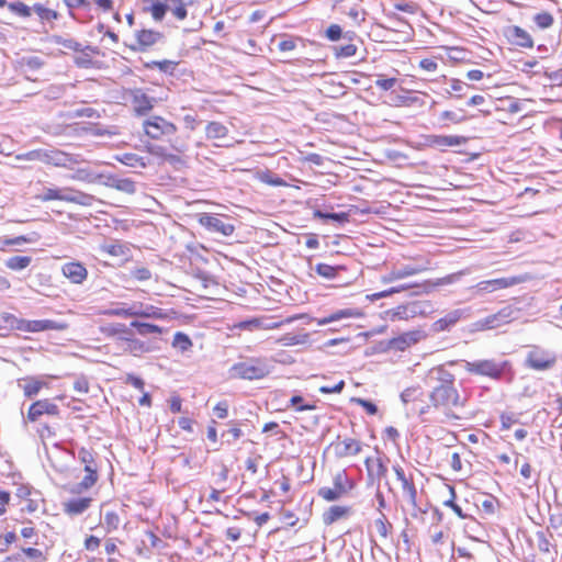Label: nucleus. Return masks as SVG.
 Masks as SVG:
<instances>
[{
	"mask_svg": "<svg viewBox=\"0 0 562 562\" xmlns=\"http://www.w3.org/2000/svg\"><path fill=\"white\" fill-rule=\"evenodd\" d=\"M102 184L126 194H134L136 192V184L132 179L119 178L112 173H104Z\"/></svg>",
	"mask_w": 562,
	"mask_h": 562,
	"instance_id": "nucleus-18",
	"label": "nucleus"
},
{
	"mask_svg": "<svg viewBox=\"0 0 562 562\" xmlns=\"http://www.w3.org/2000/svg\"><path fill=\"white\" fill-rule=\"evenodd\" d=\"M92 503L90 497L74 498L63 504L64 512L69 516H77L85 513Z\"/></svg>",
	"mask_w": 562,
	"mask_h": 562,
	"instance_id": "nucleus-26",
	"label": "nucleus"
},
{
	"mask_svg": "<svg viewBox=\"0 0 562 562\" xmlns=\"http://www.w3.org/2000/svg\"><path fill=\"white\" fill-rule=\"evenodd\" d=\"M532 20L535 24L541 30L549 29L554 23L553 15L549 12L537 13L536 15H533Z\"/></svg>",
	"mask_w": 562,
	"mask_h": 562,
	"instance_id": "nucleus-43",
	"label": "nucleus"
},
{
	"mask_svg": "<svg viewBox=\"0 0 562 562\" xmlns=\"http://www.w3.org/2000/svg\"><path fill=\"white\" fill-rule=\"evenodd\" d=\"M66 88L63 85H50L44 91V98L46 100H58L65 94Z\"/></svg>",
	"mask_w": 562,
	"mask_h": 562,
	"instance_id": "nucleus-45",
	"label": "nucleus"
},
{
	"mask_svg": "<svg viewBox=\"0 0 562 562\" xmlns=\"http://www.w3.org/2000/svg\"><path fill=\"white\" fill-rule=\"evenodd\" d=\"M462 111L460 112H454V111H443L440 115L441 120H445V121H450V122H453L456 124L458 123H461L465 120V116L461 114Z\"/></svg>",
	"mask_w": 562,
	"mask_h": 562,
	"instance_id": "nucleus-58",
	"label": "nucleus"
},
{
	"mask_svg": "<svg viewBox=\"0 0 562 562\" xmlns=\"http://www.w3.org/2000/svg\"><path fill=\"white\" fill-rule=\"evenodd\" d=\"M16 159L26 161H42L55 167H63L71 170L75 169L76 165H79L83 161L81 155L69 154L59 149H33L16 155Z\"/></svg>",
	"mask_w": 562,
	"mask_h": 562,
	"instance_id": "nucleus-2",
	"label": "nucleus"
},
{
	"mask_svg": "<svg viewBox=\"0 0 562 562\" xmlns=\"http://www.w3.org/2000/svg\"><path fill=\"white\" fill-rule=\"evenodd\" d=\"M555 357L542 349H532L526 358V366L537 371H544L553 367Z\"/></svg>",
	"mask_w": 562,
	"mask_h": 562,
	"instance_id": "nucleus-13",
	"label": "nucleus"
},
{
	"mask_svg": "<svg viewBox=\"0 0 562 562\" xmlns=\"http://www.w3.org/2000/svg\"><path fill=\"white\" fill-rule=\"evenodd\" d=\"M131 327L135 328L137 334H139L140 336H147L150 334H161L162 333V329L157 325L149 324V323H142V322H137V321H133L131 323Z\"/></svg>",
	"mask_w": 562,
	"mask_h": 562,
	"instance_id": "nucleus-38",
	"label": "nucleus"
},
{
	"mask_svg": "<svg viewBox=\"0 0 562 562\" xmlns=\"http://www.w3.org/2000/svg\"><path fill=\"white\" fill-rule=\"evenodd\" d=\"M32 262L30 256H13L5 260L4 265L8 269L13 271H21L26 269Z\"/></svg>",
	"mask_w": 562,
	"mask_h": 562,
	"instance_id": "nucleus-34",
	"label": "nucleus"
},
{
	"mask_svg": "<svg viewBox=\"0 0 562 562\" xmlns=\"http://www.w3.org/2000/svg\"><path fill=\"white\" fill-rule=\"evenodd\" d=\"M207 139H221L227 136L228 128L220 122H210L205 127Z\"/></svg>",
	"mask_w": 562,
	"mask_h": 562,
	"instance_id": "nucleus-32",
	"label": "nucleus"
},
{
	"mask_svg": "<svg viewBox=\"0 0 562 562\" xmlns=\"http://www.w3.org/2000/svg\"><path fill=\"white\" fill-rule=\"evenodd\" d=\"M335 454L338 458H346L349 456H357L361 452V442L352 438H345L344 440L334 443Z\"/></svg>",
	"mask_w": 562,
	"mask_h": 562,
	"instance_id": "nucleus-21",
	"label": "nucleus"
},
{
	"mask_svg": "<svg viewBox=\"0 0 562 562\" xmlns=\"http://www.w3.org/2000/svg\"><path fill=\"white\" fill-rule=\"evenodd\" d=\"M396 479L402 484L403 494L407 497L408 503L413 507H417V490L411 477L405 475L403 468L398 464L393 467Z\"/></svg>",
	"mask_w": 562,
	"mask_h": 562,
	"instance_id": "nucleus-17",
	"label": "nucleus"
},
{
	"mask_svg": "<svg viewBox=\"0 0 562 562\" xmlns=\"http://www.w3.org/2000/svg\"><path fill=\"white\" fill-rule=\"evenodd\" d=\"M313 215L315 218H319V220H324V221L331 220V221L338 222L340 224H344L349 221V214L345 213V212L327 213V212H323L321 210H315Z\"/></svg>",
	"mask_w": 562,
	"mask_h": 562,
	"instance_id": "nucleus-40",
	"label": "nucleus"
},
{
	"mask_svg": "<svg viewBox=\"0 0 562 562\" xmlns=\"http://www.w3.org/2000/svg\"><path fill=\"white\" fill-rule=\"evenodd\" d=\"M241 436H243V431L239 427H233L222 434V437L226 438V441L228 443H232L233 441L239 439Z\"/></svg>",
	"mask_w": 562,
	"mask_h": 562,
	"instance_id": "nucleus-61",
	"label": "nucleus"
},
{
	"mask_svg": "<svg viewBox=\"0 0 562 562\" xmlns=\"http://www.w3.org/2000/svg\"><path fill=\"white\" fill-rule=\"evenodd\" d=\"M124 347L123 351L127 352L134 357H140L145 353H149L159 349L156 341L154 340H140L135 337L134 331L130 334L128 337H123Z\"/></svg>",
	"mask_w": 562,
	"mask_h": 562,
	"instance_id": "nucleus-12",
	"label": "nucleus"
},
{
	"mask_svg": "<svg viewBox=\"0 0 562 562\" xmlns=\"http://www.w3.org/2000/svg\"><path fill=\"white\" fill-rule=\"evenodd\" d=\"M10 11L16 13L20 16H31L33 8H30L29 5L24 4L23 2H13L9 3Z\"/></svg>",
	"mask_w": 562,
	"mask_h": 562,
	"instance_id": "nucleus-51",
	"label": "nucleus"
},
{
	"mask_svg": "<svg viewBox=\"0 0 562 562\" xmlns=\"http://www.w3.org/2000/svg\"><path fill=\"white\" fill-rule=\"evenodd\" d=\"M422 395H423V392L419 386H411V387L405 389L401 393V401L404 404H408L409 402L416 401Z\"/></svg>",
	"mask_w": 562,
	"mask_h": 562,
	"instance_id": "nucleus-48",
	"label": "nucleus"
},
{
	"mask_svg": "<svg viewBox=\"0 0 562 562\" xmlns=\"http://www.w3.org/2000/svg\"><path fill=\"white\" fill-rule=\"evenodd\" d=\"M176 66H177L176 61L168 60V59L153 60L150 63L145 64L146 68H158L160 71L169 72V74H171L175 70Z\"/></svg>",
	"mask_w": 562,
	"mask_h": 562,
	"instance_id": "nucleus-44",
	"label": "nucleus"
},
{
	"mask_svg": "<svg viewBox=\"0 0 562 562\" xmlns=\"http://www.w3.org/2000/svg\"><path fill=\"white\" fill-rule=\"evenodd\" d=\"M21 324L22 319L16 318L14 315L10 313L0 314V329H19V326Z\"/></svg>",
	"mask_w": 562,
	"mask_h": 562,
	"instance_id": "nucleus-42",
	"label": "nucleus"
},
{
	"mask_svg": "<svg viewBox=\"0 0 562 562\" xmlns=\"http://www.w3.org/2000/svg\"><path fill=\"white\" fill-rule=\"evenodd\" d=\"M355 486V481L347 475L346 470H340L333 476V487H321L317 495L327 502H335L347 495Z\"/></svg>",
	"mask_w": 562,
	"mask_h": 562,
	"instance_id": "nucleus-5",
	"label": "nucleus"
},
{
	"mask_svg": "<svg viewBox=\"0 0 562 562\" xmlns=\"http://www.w3.org/2000/svg\"><path fill=\"white\" fill-rule=\"evenodd\" d=\"M104 524L109 529H116L120 524V517L113 512H108L104 515Z\"/></svg>",
	"mask_w": 562,
	"mask_h": 562,
	"instance_id": "nucleus-62",
	"label": "nucleus"
},
{
	"mask_svg": "<svg viewBox=\"0 0 562 562\" xmlns=\"http://www.w3.org/2000/svg\"><path fill=\"white\" fill-rule=\"evenodd\" d=\"M37 234L32 233L30 236H16L14 238L5 239V245H21L23 243H34L37 240Z\"/></svg>",
	"mask_w": 562,
	"mask_h": 562,
	"instance_id": "nucleus-55",
	"label": "nucleus"
},
{
	"mask_svg": "<svg viewBox=\"0 0 562 562\" xmlns=\"http://www.w3.org/2000/svg\"><path fill=\"white\" fill-rule=\"evenodd\" d=\"M63 274L75 284H81L88 277L87 268L79 261L67 262L61 267Z\"/></svg>",
	"mask_w": 562,
	"mask_h": 562,
	"instance_id": "nucleus-19",
	"label": "nucleus"
},
{
	"mask_svg": "<svg viewBox=\"0 0 562 562\" xmlns=\"http://www.w3.org/2000/svg\"><path fill=\"white\" fill-rule=\"evenodd\" d=\"M133 327L122 323L106 324L100 327V331L108 338H115L117 344H123V337H128Z\"/></svg>",
	"mask_w": 562,
	"mask_h": 562,
	"instance_id": "nucleus-20",
	"label": "nucleus"
},
{
	"mask_svg": "<svg viewBox=\"0 0 562 562\" xmlns=\"http://www.w3.org/2000/svg\"><path fill=\"white\" fill-rule=\"evenodd\" d=\"M454 381V374L443 366L431 368L424 378V383L430 387L428 401L434 411L443 415L445 422L459 420L457 412L465 405V398L459 393Z\"/></svg>",
	"mask_w": 562,
	"mask_h": 562,
	"instance_id": "nucleus-1",
	"label": "nucleus"
},
{
	"mask_svg": "<svg viewBox=\"0 0 562 562\" xmlns=\"http://www.w3.org/2000/svg\"><path fill=\"white\" fill-rule=\"evenodd\" d=\"M527 280L524 276L508 277V278H499L492 279V285H494L495 291L499 289H506L519 283H522Z\"/></svg>",
	"mask_w": 562,
	"mask_h": 562,
	"instance_id": "nucleus-36",
	"label": "nucleus"
},
{
	"mask_svg": "<svg viewBox=\"0 0 562 562\" xmlns=\"http://www.w3.org/2000/svg\"><path fill=\"white\" fill-rule=\"evenodd\" d=\"M352 401L363 407L369 415H375L378 413V406L371 401L360 397H355Z\"/></svg>",
	"mask_w": 562,
	"mask_h": 562,
	"instance_id": "nucleus-57",
	"label": "nucleus"
},
{
	"mask_svg": "<svg viewBox=\"0 0 562 562\" xmlns=\"http://www.w3.org/2000/svg\"><path fill=\"white\" fill-rule=\"evenodd\" d=\"M33 11L41 18V20L52 21L57 19V12L43 7L42 4H34Z\"/></svg>",
	"mask_w": 562,
	"mask_h": 562,
	"instance_id": "nucleus-49",
	"label": "nucleus"
},
{
	"mask_svg": "<svg viewBox=\"0 0 562 562\" xmlns=\"http://www.w3.org/2000/svg\"><path fill=\"white\" fill-rule=\"evenodd\" d=\"M360 316H362V313L359 310H356V308H345V310L336 311V312L331 313L327 317H323V318L317 319V324L319 326H324V325H327L329 323L340 321L342 318L360 317Z\"/></svg>",
	"mask_w": 562,
	"mask_h": 562,
	"instance_id": "nucleus-29",
	"label": "nucleus"
},
{
	"mask_svg": "<svg viewBox=\"0 0 562 562\" xmlns=\"http://www.w3.org/2000/svg\"><path fill=\"white\" fill-rule=\"evenodd\" d=\"M131 100L133 109L138 116L146 115L155 103V98L146 94L142 89H134L131 91Z\"/></svg>",
	"mask_w": 562,
	"mask_h": 562,
	"instance_id": "nucleus-16",
	"label": "nucleus"
},
{
	"mask_svg": "<svg viewBox=\"0 0 562 562\" xmlns=\"http://www.w3.org/2000/svg\"><path fill=\"white\" fill-rule=\"evenodd\" d=\"M104 173H95L90 168H77L70 176L72 180L82 181L87 183L100 182L102 183Z\"/></svg>",
	"mask_w": 562,
	"mask_h": 562,
	"instance_id": "nucleus-30",
	"label": "nucleus"
},
{
	"mask_svg": "<svg viewBox=\"0 0 562 562\" xmlns=\"http://www.w3.org/2000/svg\"><path fill=\"white\" fill-rule=\"evenodd\" d=\"M426 338V333L422 329L409 330L403 333L402 335L387 340L386 342H381L383 346V351L395 350V351H404L411 346L419 342L420 340Z\"/></svg>",
	"mask_w": 562,
	"mask_h": 562,
	"instance_id": "nucleus-8",
	"label": "nucleus"
},
{
	"mask_svg": "<svg viewBox=\"0 0 562 562\" xmlns=\"http://www.w3.org/2000/svg\"><path fill=\"white\" fill-rule=\"evenodd\" d=\"M78 460L85 465L86 472L94 473V471H98V465L94 460V454L91 450H88L86 448L79 449Z\"/></svg>",
	"mask_w": 562,
	"mask_h": 562,
	"instance_id": "nucleus-33",
	"label": "nucleus"
},
{
	"mask_svg": "<svg viewBox=\"0 0 562 562\" xmlns=\"http://www.w3.org/2000/svg\"><path fill=\"white\" fill-rule=\"evenodd\" d=\"M199 223L210 233H217L224 237L231 236L235 231L233 224L223 221L217 214L202 213L199 215Z\"/></svg>",
	"mask_w": 562,
	"mask_h": 562,
	"instance_id": "nucleus-10",
	"label": "nucleus"
},
{
	"mask_svg": "<svg viewBox=\"0 0 562 562\" xmlns=\"http://www.w3.org/2000/svg\"><path fill=\"white\" fill-rule=\"evenodd\" d=\"M425 310L420 302H409L405 305H400L394 310L393 316L398 319H408L417 315H423Z\"/></svg>",
	"mask_w": 562,
	"mask_h": 562,
	"instance_id": "nucleus-25",
	"label": "nucleus"
},
{
	"mask_svg": "<svg viewBox=\"0 0 562 562\" xmlns=\"http://www.w3.org/2000/svg\"><path fill=\"white\" fill-rule=\"evenodd\" d=\"M102 249L111 256L120 257L125 255L126 247L121 243H114L102 246Z\"/></svg>",
	"mask_w": 562,
	"mask_h": 562,
	"instance_id": "nucleus-52",
	"label": "nucleus"
},
{
	"mask_svg": "<svg viewBox=\"0 0 562 562\" xmlns=\"http://www.w3.org/2000/svg\"><path fill=\"white\" fill-rule=\"evenodd\" d=\"M36 199L42 202L58 200L81 206H91L97 201L94 195L68 187L44 188L43 192L36 195Z\"/></svg>",
	"mask_w": 562,
	"mask_h": 562,
	"instance_id": "nucleus-3",
	"label": "nucleus"
},
{
	"mask_svg": "<svg viewBox=\"0 0 562 562\" xmlns=\"http://www.w3.org/2000/svg\"><path fill=\"white\" fill-rule=\"evenodd\" d=\"M74 390L79 394H87L89 392V382L86 376H78L74 382Z\"/></svg>",
	"mask_w": 562,
	"mask_h": 562,
	"instance_id": "nucleus-59",
	"label": "nucleus"
},
{
	"mask_svg": "<svg viewBox=\"0 0 562 562\" xmlns=\"http://www.w3.org/2000/svg\"><path fill=\"white\" fill-rule=\"evenodd\" d=\"M144 131L153 139H159L165 135H173L177 127L161 116H151L144 122Z\"/></svg>",
	"mask_w": 562,
	"mask_h": 562,
	"instance_id": "nucleus-9",
	"label": "nucleus"
},
{
	"mask_svg": "<svg viewBox=\"0 0 562 562\" xmlns=\"http://www.w3.org/2000/svg\"><path fill=\"white\" fill-rule=\"evenodd\" d=\"M465 140V137L457 135H429L427 137V144L435 148L460 146Z\"/></svg>",
	"mask_w": 562,
	"mask_h": 562,
	"instance_id": "nucleus-22",
	"label": "nucleus"
},
{
	"mask_svg": "<svg viewBox=\"0 0 562 562\" xmlns=\"http://www.w3.org/2000/svg\"><path fill=\"white\" fill-rule=\"evenodd\" d=\"M140 305H132L127 306L125 303H122L117 307L109 308L102 312L103 315L106 316H119V317H134V316H149L148 313H145L140 310Z\"/></svg>",
	"mask_w": 562,
	"mask_h": 562,
	"instance_id": "nucleus-24",
	"label": "nucleus"
},
{
	"mask_svg": "<svg viewBox=\"0 0 562 562\" xmlns=\"http://www.w3.org/2000/svg\"><path fill=\"white\" fill-rule=\"evenodd\" d=\"M67 328L66 323L56 322L53 319H36V321H26L22 319V324L19 326L20 330L30 331V333H38L45 330H65Z\"/></svg>",
	"mask_w": 562,
	"mask_h": 562,
	"instance_id": "nucleus-14",
	"label": "nucleus"
},
{
	"mask_svg": "<svg viewBox=\"0 0 562 562\" xmlns=\"http://www.w3.org/2000/svg\"><path fill=\"white\" fill-rule=\"evenodd\" d=\"M272 368V361L267 358H248L235 363L231 368V374L244 380H259L267 376Z\"/></svg>",
	"mask_w": 562,
	"mask_h": 562,
	"instance_id": "nucleus-4",
	"label": "nucleus"
},
{
	"mask_svg": "<svg viewBox=\"0 0 562 562\" xmlns=\"http://www.w3.org/2000/svg\"><path fill=\"white\" fill-rule=\"evenodd\" d=\"M507 362H498L494 359H484L476 361H465L464 369L467 372L491 379L498 380L505 372Z\"/></svg>",
	"mask_w": 562,
	"mask_h": 562,
	"instance_id": "nucleus-6",
	"label": "nucleus"
},
{
	"mask_svg": "<svg viewBox=\"0 0 562 562\" xmlns=\"http://www.w3.org/2000/svg\"><path fill=\"white\" fill-rule=\"evenodd\" d=\"M98 481V471L87 472L86 476L75 485V487L71 490L72 493H81L83 491L89 490Z\"/></svg>",
	"mask_w": 562,
	"mask_h": 562,
	"instance_id": "nucleus-39",
	"label": "nucleus"
},
{
	"mask_svg": "<svg viewBox=\"0 0 562 562\" xmlns=\"http://www.w3.org/2000/svg\"><path fill=\"white\" fill-rule=\"evenodd\" d=\"M120 162L128 167H140L145 168L147 162L144 157L137 156L136 154L125 153L116 157Z\"/></svg>",
	"mask_w": 562,
	"mask_h": 562,
	"instance_id": "nucleus-37",
	"label": "nucleus"
},
{
	"mask_svg": "<svg viewBox=\"0 0 562 562\" xmlns=\"http://www.w3.org/2000/svg\"><path fill=\"white\" fill-rule=\"evenodd\" d=\"M167 8L168 7L165 3L156 2L153 3V5L149 8V11L151 12L154 20L161 21L165 16Z\"/></svg>",
	"mask_w": 562,
	"mask_h": 562,
	"instance_id": "nucleus-54",
	"label": "nucleus"
},
{
	"mask_svg": "<svg viewBox=\"0 0 562 562\" xmlns=\"http://www.w3.org/2000/svg\"><path fill=\"white\" fill-rule=\"evenodd\" d=\"M22 553L27 558L34 560V562L46 561V557L44 555V553L35 548H22Z\"/></svg>",
	"mask_w": 562,
	"mask_h": 562,
	"instance_id": "nucleus-53",
	"label": "nucleus"
},
{
	"mask_svg": "<svg viewBox=\"0 0 562 562\" xmlns=\"http://www.w3.org/2000/svg\"><path fill=\"white\" fill-rule=\"evenodd\" d=\"M509 36L512 42L520 47L531 48L533 46V41L530 34L520 26H513L509 30Z\"/></svg>",
	"mask_w": 562,
	"mask_h": 562,
	"instance_id": "nucleus-28",
	"label": "nucleus"
},
{
	"mask_svg": "<svg viewBox=\"0 0 562 562\" xmlns=\"http://www.w3.org/2000/svg\"><path fill=\"white\" fill-rule=\"evenodd\" d=\"M518 314V308L508 305L501 308L497 313L475 322L473 325L477 330L493 329L517 319Z\"/></svg>",
	"mask_w": 562,
	"mask_h": 562,
	"instance_id": "nucleus-7",
	"label": "nucleus"
},
{
	"mask_svg": "<svg viewBox=\"0 0 562 562\" xmlns=\"http://www.w3.org/2000/svg\"><path fill=\"white\" fill-rule=\"evenodd\" d=\"M162 34L153 30H140L136 32L137 46H132L134 50H144L145 48L156 44Z\"/></svg>",
	"mask_w": 562,
	"mask_h": 562,
	"instance_id": "nucleus-23",
	"label": "nucleus"
},
{
	"mask_svg": "<svg viewBox=\"0 0 562 562\" xmlns=\"http://www.w3.org/2000/svg\"><path fill=\"white\" fill-rule=\"evenodd\" d=\"M350 514V507L347 506H331L323 515V521L326 525H331L340 518L347 517Z\"/></svg>",
	"mask_w": 562,
	"mask_h": 562,
	"instance_id": "nucleus-31",
	"label": "nucleus"
},
{
	"mask_svg": "<svg viewBox=\"0 0 562 562\" xmlns=\"http://www.w3.org/2000/svg\"><path fill=\"white\" fill-rule=\"evenodd\" d=\"M44 414L57 416L59 414V407L49 400L36 401L27 411V420L32 423L36 422Z\"/></svg>",
	"mask_w": 562,
	"mask_h": 562,
	"instance_id": "nucleus-15",
	"label": "nucleus"
},
{
	"mask_svg": "<svg viewBox=\"0 0 562 562\" xmlns=\"http://www.w3.org/2000/svg\"><path fill=\"white\" fill-rule=\"evenodd\" d=\"M471 86L464 83L463 81L459 80V79H451V89L450 90H447V93L449 97L452 95V91L453 92H457L458 94H456L454 97L456 98H461L463 94H462V90L464 88H470Z\"/></svg>",
	"mask_w": 562,
	"mask_h": 562,
	"instance_id": "nucleus-56",
	"label": "nucleus"
},
{
	"mask_svg": "<svg viewBox=\"0 0 562 562\" xmlns=\"http://www.w3.org/2000/svg\"><path fill=\"white\" fill-rule=\"evenodd\" d=\"M337 58H348L357 53V46L355 44L335 45L333 47Z\"/></svg>",
	"mask_w": 562,
	"mask_h": 562,
	"instance_id": "nucleus-47",
	"label": "nucleus"
},
{
	"mask_svg": "<svg viewBox=\"0 0 562 562\" xmlns=\"http://www.w3.org/2000/svg\"><path fill=\"white\" fill-rule=\"evenodd\" d=\"M358 25L364 21L366 11L358 7L351 8L347 13Z\"/></svg>",
	"mask_w": 562,
	"mask_h": 562,
	"instance_id": "nucleus-64",
	"label": "nucleus"
},
{
	"mask_svg": "<svg viewBox=\"0 0 562 562\" xmlns=\"http://www.w3.org/2000/svg\"><path fill=\"white\" fill-rule=\"evenodd\" d=\"M132 277L138 281H147L151 278V272L148 268L139 267L132 270Z\"/></svg>",
	"mask_w": 562,
	"mask_h": 562,
	"instance_id": "nucleus-60",
	"label": "nucleus"
},
{
	"mask_svg": "<svg viewBox=\"0 0 562 562\" xmlns=\"http://www.w3.org/2000/svg\"><path fill=\"white\" fill-rule=\"evenodd\" d=\"M46 385V383L36 378L30 376L19 381V387L23 390L26 397L32 398L36 396L40 391Z\"/></svg>",
	"mask_w": 562,
	"mask_h": 562,
	"instance_id": "nucleus-27",
	"label": "nucleus"
},
{
	"mask_svg": "<svg viewBox=\"0 0 562 562\" xmlns=\"http://www.w3.org/2000/svg\"><path fill=\"white\" fill-rule=\"evenodd\" d=\"M366 465L368 469V475L370 477L381 480V479L385 477L387 474V468L380 458H378L375 460V462L372 467L370 465V459H367Z\"/></svg>",
	"mask_w": 562,
	"mask_h": 562,
	"instance_id": "nucleus-35",
	"label": "nucleus"
},
{
	"mask_svg": "<svg viewBox=\"0 0 562 562\" xmlns=\"http://www.w3.org/2000/svg\"><path fill=\"white\" fill-rule=\"evenodd\" d=\"M374 526L380 537L386 539L389 536V528L391 527V525L387 522V519L384 514H381V516L378 519H375Z\"/></svg>",
	"mask_w": 562,
	"mask_h": 562,
	"instance_id": "nucleus-50",
	"label": "nucleus"
},
{
	"mask_svg": "<svg viewBox=\"0 0 562 562\" xmlns=\"http://www.w3.org/2000/svg\"><path fill=\"white\" fill-rule=\"evenodd\" d=\"M342 30L338 24H331L326 30V36L330 41H338L341 37Z\"/></svg>",
	"mask_w": 562,
	"mask_h": 562,
	"instance_id": "nucleus-63",
	"label": "nucleus"
},
{
	"mask_svg": "<svg viewBox=\"0 0 562 562\" xmlns=\"http://www.w3.org/2000/svg\"><path fill=\"white\" fill-rule=\"evenodd\" d=\"M472 315L471 307H462V308H456L450 312H448L445 316L437 319L431 325V330L434 333H441L445 330H450L458 322L468 319Z\"/></svg>",
	"mask_w": 562,
	"mask_h": 562,
	"instance_id": "nucleus-11",
	"label": "nucleus"
},
{
	"mask_svg": "<svg viewBox=\"0 0 562 562\" xmlns=\"http://www.w3.org/2000/svg\"><path fill=\"white\" fill-rule=\"evenodd\" d=\"M172 347L180 350L181 352H184L192 347V341L187 334L177 331L173 336Z\"/></svg>",
	"mask_w": 562,
	"mask_h": 562,
	"instance_id": "nucleus-41",
	"label": "nucleus"
},
{
	"mask_svg": "<svg viewBox=\"0 0 562 562\" xmlns=\"http://www.w3.org/2000/svg\"><path fill=\"white\" fill-rule=\"evenodd\" d=\"M339 269L340 267H334L327 263H317L315 267L316 273L328 280L336 278Z\"/></svg>",
	"mask_w": 562,
	"mask_h": 562,
	"instance_id": "nucleus-46",
	"label": "nucleus"
}]
</instances>
